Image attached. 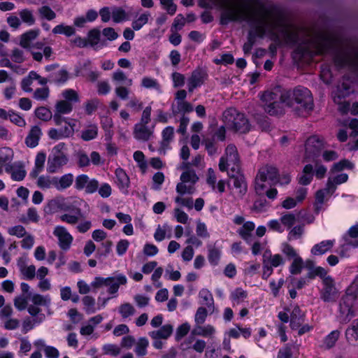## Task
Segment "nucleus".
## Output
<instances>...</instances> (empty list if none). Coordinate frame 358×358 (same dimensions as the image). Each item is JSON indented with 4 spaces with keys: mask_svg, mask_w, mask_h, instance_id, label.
<instances>
[{
    "mask_svg": "<svg viewBox=\"0 0 358 358\" xmlns=\"http://www.w3.org/2000/svg\"><path fill=\"white\" fill-rule=\"evenodd\" d=\"M335 240H325L315 244L310 250L313 255L320 256L330 251L335 244Z\"/></svg>",
    "mask_w": 358,
    "mask_h": 358,
    "instance_id": "393cba45",
    "label": "nucleus"
},
{
    "mask_svg": "<svg viewBox=\"0 0 358 358\" xmlns=\"http://www.w3.org/2000/svg\"><path fill=\"white\" fill-rule=\"evenodd\" d=\"M46 159V155L44 152H38L35 158L34 167L30 173L31 177L36 178L38 174L43 170Z\"/></svg>",
    "mask_w": 358,
    "mask_h": 358,
    "instance_id": "f704fd0d",
    "label": "nucleus"
},
{
    "mask_svg": "<svg viewBox=\"0 0 358 358\" xmlns=\"http://www.w3.org/2000/svg\"><path fill=\"white\" fill-rule=\"evenodd\" d=\"M208 316L207 309L203 306L199 307L194 315L195 325L203 324Z\"/></svg>",
    "mask_w": 358,
    "mask_h": 358,
    "instance_id": "69168bd1",
    "label": "nucleus"
},
{
    "mask_svg": "<svg viewBox=\"0 0 358 358\" xmlns=\"http://www.w3.org/2000/svg\"><path fill=\"white\" fill-rule=\"evenodd\" d=\"M98 135V127L96 124H90L87 129L81 132V138L83 141H89L96 138Z\"/></svg>",
    "mask_w": 358,
    "mask_h": 358,
    "instance_id": "49530a36",
    "label": "nucleus"
},
{
    "mask_svg": "<svg viewBox=\"0 0 358 358\" xmlns=\"http://www.w3.org/2000/svg\"><path fill=\"white\" fill-rule=\"evenodd\" d=\"M134 352L138 357H143L147 355V348L149 345V341L145 337H141L135 343Z\"/></svg>",
    "mask_w": 358,
    "mask_h": 358,
    "instance_id": "a19ab883",
    "label": "nucleus"
},
{
    "mask_svg": "<svg viewBox=\"0 0 358 358\" xmlns=\"http://www.w3.org/2000/svg\"><path fill=\"white\" fill-rule=\"evenodd\" d=\"M247 296V292L243 290L242 288L238 287L231 293L230 299L233 301L234 304H239L242 303Z\"/></svg>",
    "mask_w": 358,
    "mask_h": 358,
    "instance_id": "864d4df0",
    "label": "nucleus"
},
{
    "mask_svg": "<svg viewBox=\"0 0 358 358\" xmlns=\"http://www.w3.org/2000/svg\"><path fill=\"white\" fill-rule=\"evenodd\" d=\"M334 59L338 67H348L358 73V48L340 51Z\"/></svg>",
    "mask_w": 358,
    "mask_h": 358,
    "instance_id": "1a4fd4ad",
    "label": "nucleus"
},
{
    "mask_svg": "<svg viewBox=\"0 0 358 358\" xmlns=\"http://www.w3.org/2000/svg\"><path fill=\"white\" fill-rule=\"evenodd\" d=\"M257 175L268 182L270 185L277 184L278 171L274 166L268 165L263 166L259 170Z\"/></svg>",
    "mask_w": 358,
    "mask_h": 358,
    "instance_id": "6ab92c4d",
    "label": "nucleus"
},
{
    "mask_svg": "<svg viewBox=\"0 0 358 358\" xmlns=\"http://www.w3.org/2000/svg\"><path fill=\"white\" fill-rule=\"evenodd\" d=\"M221 9L220 23L246 22L250 30L243 47L245 55L250 53L256 38L265 36L280 43L294 44L298 41L294 27L288 22L283 12L277 7L266 6L259 0H219Z\"/></svg>",
    "mask_w": 358,
    "mask_h": 358,
    "instance_id": "f257e3e1",
    "label": "nucleus"
},
{
    "mask_svg": "<svg viewBox=\"0 0 358 358\" xmlns=\"http://www.w3.org/2000/svg\"><path fill=\"white\" fill-rule=\"evenodd\" d=\"M115 176L114 182L118 189L123 194L127 195L130 187V179L125 171L120 167L117 168L115 171Z\"/></svg>",
    "mask_w": 358,
    "mask_h": 358,
    "instance_id": "dca6fc26",
    "label": "nucleus"
},
{
    "mask_svg": "<svg viewBox=\"0 0 358 358\" xmlns=\"http://www.w3.org/2000/svg\"><path fill=\"white\" fill-rule=\"evenodd\" d=\"M195 185L181 181L176 185V192L178 195L175 198V202L182 206L189 209L193 207V199L192 197H183L185 194H192L195 192Z\"/></svg>",
    "mask_w": 358,
    "mask_h": 358,
    "instance_id": "9b49d317",
    "label": "nucleus"
},
{
    "mask_svg": "<svg viewBox=\"0 0 358 358\" xmlns=\"http://www.w3.org/2000/svg\"><path fill=\"white\" fill-rule=\"evenodd\" d=\"M355 301L356 296L354 294H347L342 297L339 303L338 315L341 322L347 323L355 316L353 307Z\"/></svg>",
    "mask_w": 358,
    "mask_h": 358,
    "instance_id": "f8f14e48",
    "label": "nucleus"
},
{
    "mask_svg": "<svg viewBox=\"0 0 358 358\" xmlns=\"http://www.w3.org/2000/svg\"><path fill=\"white\" fill-rule=\"evenodd\" d=\"M35 115L39 120L44 122H48L52 119V113L49 108L44 106H41L35 110Z\"/></svg>",
    "mask_w": 358,
    "mask_h": 358,
    "instance_id": "4d7b16f0",
    "label": "nucleus"
},
{
    "mask_svg": "<svg viewBox=\"0 0 358 358\" xmlns=\"http://www.w3.org/2000/svg\"><path fill=\"white\" fill-rule=\"evenodd\" d=\"M345 336L348 341L358 343V320H354L346 329Z\"/></svg>",
    "mask_w": 358,
    "mask_h": 358,
    "instance_id": "79ce46f5",
    "label": "nucleus"
},
{
    "mask_svg": "<svg viewBox=\"0 0 358 358\" xmlns=\"http://www.w3.org/2000/svg\"><path fill=\"white\" fill-rule=\"evenodd\" d=\"M31 304L27 307V311L36 323H41L45 318V314L41 313L40 306L49 308L51 303V298L49 295L34 294L31 297Z\"/></svg>",
    "mask_w": 358,
    "mask_h": 358,
    "instance_id": "6e6552de",
    "label": "nucleus"
},
{
    "mask_svg": "<svg viewBox=\"0 0 358 358\" xmlns=\"http://www.w3.org/2000/svg\"><path fill=\"white\" fill-rule=\"evenodd\" d=\"M57 177L49 175H41L37 177L36 185L42 189L55 188Z\"/></svg>",
    "mask_w": 358,
    "mask_h": 358,
    "instance_id": "473e14b6",
    "label": "nucleus"
},
{
    "mask_svg": "<svg viewBox=\"0 0 358 358\" xmlns=\"http://www.w3.org/2000/svg\"><path fill=\"white\" fill-rule=\"evenodd\" d=\"M199 296L202 302L210 310L214 308V299L212 293L208 289H201L199 292Z\"/></svg>",
    "mask_w": 358,
    "mask_h": 358,
    "instance_id": "c03bdc74",
    "label": "nucleus"
},
{
    "mask_svg": "<svg viewBox=\"0 0 358 358\" xmlns=\"http://www.w3.org/2000/svg\"><path fill=\"white\" fill-rule=\"evenodd\" d=\"M5 171L10 175L11 179L14 181L22 180L27 174L23 164L20 162L7 164Z\"/></svg>",
    "mask_w": 358,
    "mask_h": 358,
    "instance_id": "a211bd4d",
    "label": "nucleus"
},
{
    "mask_svg": "<svg viewBox=\"0 0 358 358\" xmlns=\"http://www.w3.org/2000/svg\"><path fill=\"white\" fill-rule=\"evenodd\" d=\"M41 20L52 21L56 18V13L48 6H42L37 10Z\"/></svg>",
    "mask_w": 358,
    "mask_h": 358,
    "instance_id": "37998d69",
    "label": "nucleus"
},
{
    "mask_svg": "<svg viewBox=\"0 0 358 358\" xmlns=\"http://www.w3.org/2000/svg\"><path fill=\"white\" fill-rule=\"evenodd\" d=\"M150 16L149 13L141 14L136 20L132 22V28L135 31L140 30L145 24L148 23Z\"/></svg>",
    "mask_w": 358,
    "mask_h": 358,
    "instance_id": "e2e57ef3",
    "label": "nucleus"
},
{
    "mask_svg": "<svg viewBox=\"0 0 358 358\" xmlns=\"http://www.w3.org/2000/svg\"><path fill=\"white\" fill-rule=\"evenodd\" d=\"M255 224L253 222H245L243 226L238 230L239 236L250 243L252 241V233L255 230Z\"/></svg>",
    "mask_w": 358,
    "mask_h": 358,
    "instance_id": "2f4dec72",
    "label": "nucleus"
},
{
    "mask_svg": "<svg viewBox=\"0 0 358 358\" xmlns=\"http://www.w3.org/2000/svg\"><path fill=\"white\" fill-rule=\"evenodd\" d=\"M52 33L54 34H64L67 37H70L75 34L76 29L72 26L60 24L52 29Z\"/></svg>",
    "mask_w": 358,
    "mask_h": 358,
    "instance_id": "a18cd8bd",
    "label": "nucleus"
},
{
    "mask_svg": "<svg viewBox=\"0 0 358 358\" xmlns=\"http://www.w3.org/2000/svg\"><path fill=\"white\" fill-rule=\"evenodd\" d=\"M305 147L306 157L310 159L319 156L324 146L322 138L313 136L307 139Z\"/></svg>",
    "mask_w": 358,
    "mask_h": 358,
    "instance_id": "4468645a",
    "label": "nucleus"
},
{
    "mask_svg": "<svg viewBox=\"0 0 358 358\" xmlns=\"http://www.w3.org/2000/svg\"><path fill=\"white\" fill-rule=\"evenodd\" d=\"M87 41L89 45L94 50L101 48L104 46L103 43H101V31L99 29L94 28L90 30L87 34Z\"/></svg>",
    "mask_w": 358,
    "mask_h": 358,
    "instance_id": "cd10ccee",
    "label": "nucleus"
},
{
    "mask_svg": "<svg viewBox=\"0 0 358 358\" xmlns=\"http://www.w3.org/2000/svg\"><path fill=\"white\" fill-rule=\"evenodd\" d=\"M285 104L293 108L299 115H302L303 111H309L313 108V99L310 91L301 86H298L293 90L284 92Z\"/></svg>",
    "mask_w": 358,
    "mask_h": 358,
    "instance_id": "f03ea898",
    "label": "nucleus"
},
{
    "mask_svg": "<svg viewBox=\"0 0 358 358\" xmlns=\"http://www.w3.org/2000/svg\"><path fill=\"white\" fill-rule=\"evenodd\" d=\"M62 96L64 99L63 101H68L73 105L80 102V96L77 91L73 89H66L62 91Z\"/></svg>",
    "mask_w": 358,
    "mask_h": 358,
    "instance_id": "de8ad7c7",
    "label": "nucleus"
},
{
    "mask_svg": "<svg viewBox=\"0 0 358 358\" xmlns=\"http://www.w3.org/2000/svg\"><path fill=\"white\" fill-rule=\"evenodd\" d=\"M14 156L13 150L8 148L4 147L0 148V166L6 164L13 160Z\"/></svg>",
    "mask_w": 358,
    "mask_h": 358,
    "instance_id": "3c124183",
    "label": "nucleus"
},
{
    "mask_svg": "<svg viewBox=\"0 0 358 358\" xmlns=\"http://www.w3.org/2000/svg\"><path fill=\"white\" fill-rule=\"evenodd\" d=\"M192 334L205 338H212L216 334V329L212 324L195 325L192 331Z\"/></svg>",
    "mask_w": 358,
    "mask_h": 358,
    "instance_id": "bb28decb",
    "label": "nucleus"
},
{
    "mask_svg": "<svg viewBox=\"0 0 358 358\" xmlns=\"http://www.w3.org/2000/svg\"><path fill=\"white\" fill-rule=\"evenodd\" d=\"M53 235L57 238L58 245L63 251H68L72 245L73 237L63 226L57 225L53 230Z\"/></svg>",
    "mask_w": 358,
    "mask_h": 358,
    "instance_id": "ddd939ff",
    "label": "nucleus"
},
{
    "mask_svg": "<svg viewBox=\"0 0 358 358\" xmlns=\"http://www.w3.org/2000/svg\"><path fill=\"white\" fill-rule=\"evenodd\" d=\"M89 207L87 203L83 199H76L72 203L65 205L63 210L65 211H73V214L64 213L59 217V219L67 224L73 225L78 222L79 220L83 217L80 206Z\"/></svg>",
    "mask_w": 358,
    "mask_h": 358,
    "instance_id": "9d476101",
    "label": "nucleus"
},
{
    "mask_svg": "<svg viewBox=\"0 0 358 358\" xmlns=\"http://www.w3.org/2000/svg\"><path fill=\"white\" fill-rule=\"evenodd\" d=\"M109 281L106 282L108 292L114 294L118 292L120 285H125L127 282V277L123 274H117L113 277H108Z\"/></svg>",
    "mask_w": 358,
    "mask_h": 358,
    "instance_id": "4be33fe9",
    "label": "nucleus"
},
{
    "mask_svg": "<svg viewBox=\"0 0 358 358\" xmlns=\"http://www.w3.org/2000/svg\"><path fill=\"white\" fill-rule=\"evenodd\" d=\"M295 346L291 343H287L279 349L277 358H293Z\"/></svg>",
    "mask_w": 358,
    "mask_h": 358,
    "instance_id": "09e8293b",
    "label": "nucleus"
},
{
    "mask_svg": "<svg viewBox=\"0 0 358 358\" xmlns=\"http://www.w3.org/2000/svg\"><path fill=\"white\" fill-rule=\"evenodd\" d=\"M65 147L64 143H59L53 148L48 159L47 171L48 173H56L67 164L68 157L62 151Z\"/></svg>",
    "mask_w": 358,
    "mask_h": 358,
    "instance_id": "0eeeda50",
    "label": "nucleus"
},
{
    "mask_svg": "<svg viewBox=\"0 0 358 358\" xmlns=\"http://www.w3.org/2000/svg\"><path fill=\"white\" fill-rule=\"evenodd\" d=\"M39 34L40 30L38 29H30L24 32L20 36V45L25 49L30 48L31 43Z\"/></svg>",
    "mask_w": 358,
    "mask_h": 358,
    "instance_id": "a878e982",
    "label": "nucleus"
},
{
    "mask_svg": "<svg viewBox=\"0 0 358 358\" xmlns=\"http://www.w3.org/2000/svg\"><path fill=\"white\" fill-rule=\"evenodd\" d=\"M180 169L184 170L180 176V180L184 181L185 182H190L192 184H196L199 180V177L196 174L195 171L189 167V164L186 162H183Z\"/></svg>",
    "mask_w": 358,
    "mask_h": 358,
    "instance_id": "c756f323",
    "label": "nucleus"
},
{
    "mask_svg": "<svg viewBox=\"0 0 358 358\" xmlns=\"http://www.w3.org/2000/svg\"><path fill=\"white\" fill-rule=\"evenodd\" d=\"M358 225L351 227L343 237V243L341 245L342 250H348L349 247L357 248L358 246Z\"/></svg>",
    "mask_w": 358,
    "mask_h": 358,
    "instance_id": "f3484780",
    "label": "nucleus"
},
{
    "mask_svg": "<svg viewBox=\"0 0 358 358\" xmlns=\"http://www.w3.org/2000/svg\"><path fill=\"white\" fill-rule=\"evenodd\" d=\"M221 256V251L218 248L215 246H208V259L210 264L213 266L217 265Z\"/></svg>",
    "mask_w": 358,
    "mask_h": 358,
    "instance_id": "603ef678",
    "label": "nucleus"
},
{
    "mask_svg": "<svg viewBox=\"0 0 358 358\" xmlns=\"http://www.w3.org/2000/svg\"><path fill=\"white\" fill-rule=\"evenodd\" d=\"M223 120L226 125L237 132L246 133L250 130L248 120L244 114L236 108H230L223 113Z\"/></svg>",
    "mask_w": 358,
    "mask_h": 358,
    "instance_id": "39448f33",
    "label": "nucleus"
},
{
    "mask_svg": "<svg viewBox=\"0 0 358 358\" xmlns=\"http://www.w3.org/2000/svg\"><path fill=\"white\" fill-rule=\"evenodd\" d=\"M266 263L268 264V266H271L272 268L273 267H278L285 264L283 257L279 254H269L268 256L266 255Z\"/></svg>",
    "mask_w": 358,
    "mask_h": 358,
    "instance_id": "bf43d9fd",
    "label": "nucleus"
},
{
    "mask_svg": "<svg viewBox=\"0 0 358 358\" xmlns=\"http://www.w3.org/2000/svg\"><path fill=\"white\" fill-rule=\"evenodd\" d=\"M74 177L72 173H66L61 176L57 177L55 189L58 191H62L70 187L73 182Z\"/></svg>",
    "mask_w": 358,
    "mask_h": 358,
    "instance_id": "c9c22d12",
    "label": "nucleus"
},
{
    "mask_svg": "<svg viewBox=\"0 0 358 358\" xmlns=\"http://www.w3.org/2000/svg\"><path fill=\"white\" fill-rule=\"evenodd\" d=\"M329 193L332 194L333 192H331V190H327V185L324 189H320L316 192L315 206L317 211H319L321 208L324 203L325 195Z\"/></svg>",
    "mask_w": 358,
    "mask_h": 358,
    "instance_id": "052dcab7",
    "label": "nucleus"
},
{
    "mask_svg": "<svg viewBox=\"0 0 358 358\" xmlns=\"http://www.w3.org/2000/svg\"><path fill=\"white\" fill-rule=\"evenodd\" d=\"M39 220V215L38 213L37 210L34 208H29L27 212V216L22 217L20 219V221L23 223H28L29 222H38Z\"/></svg>",
    "mask_w": 358,
    "mask_h": 358,
    "instance_id": "680f3d73",
    "label": "nucleus"
},
{
    "mask_svg": "<svg viewBox=\"0 0 358 358\" xmlns=\"http://www.w3.org/2000/svg\"><path fill=\"white\" fill-rule=\"evenodd\" d=\"M41 136L42 131L38 126L31 127L24 140L26 145L30 148L36 147L38 145Z\"/></svg>",
    "mask_w": 358,
    "mask_h": 358,
    "instance_id": "aec40b11",
    "label": "nucleus"
},
{
    "mask_svg": "<svg viewBox=\"0 0 358 358\" xmlns=\"http://www.w3.org/2000/svg\"><path fill=\"white\" fill-rule=\"evenodd\" d=\"M134 307L129 303H124L120 306L119 313L122 319H127L135 314Z\"/></svg>",
    "mask_w": 358,
    "mask_h": 358,
    "instance_id": "13d9d810",
    "label": "nucleus"
},
{
    "mask_svg": "<svg viewBox=\"0 0 358 358\" xmlns=\"http://www.w3.org/2000/svg\"><path fill=\"white\" fill-rule=\"evenodd\" d=\"M284 96V92H280L279 89L265 92L261 97L265 112L270 115L282 114L284 112L282 104L285 103Z\"/></svg>",
    "mask_w": 358,
    "mask_h": 358,
    "instance_id": "20e7f679",
    "label": "nucleus"
},
{
    "mask_svg": "<svg viewBox=\"0 0 358 358\" xmlns=\"http://www.w3.org/2000/svg\"><path fill=\"white\" fill-rule=\"evenodd\" d=\"M20 271L27 280H32L36 276V266L34 265L27 266L24 264H18Z\"/></svg>",
    "mask_w": 358,
    "mask_h": 358,
    "instance_id": "6e6d98bb",
    "label": "nucleus"
},
{
    "mask_svg": "<svg viewBox=\"0 0 358 358\" xmlns=\"http://www.w3.org/2000/svg\"><path fill=\"white\" fill-rule=\"evenodd\" d=\"M73 110V105L68 101H58L55 106L54 112L60 114H69Z\"/></svg>",
    "mask_w": 358,
    "mask_h": 358,
    "instance_id": "8fccbe9b",
    "label": "nucleus"
},
{
    "mask_svg": "<svg viewBox=\"0 0 358 358\" xmlns=\"http://www.w3.org/2000/svg\"><path fill=\"white\" fill-rule=\"evenodd\" d=\"M82 301L87 314H92L96 311L95 299L92 296H85L83 298Z\"/></svg>",
    "mask_w": 358,
    "mask_h": 358,
    "instance_id": "5fc2aeb1",
    "label": "nucleus"
},
{
    "mask_svg": "<svg viewBox=\"0 0 358 358\" xmlns=\"http://www.w3.org/2000/svg\"><path fill=\"white\" fill-rule=\"evenodd\" d=\"M303 268V261L302 258L296 257V259H293L292 263L289 266V272L293 275H297L301 273L302 269Z\"/></svg>",
    "mask_w": 358,
    "mask_h": 358,
    "instance_id": "338daca9",
    "label": "nucleus"
},
{
    "mask_svg": "<svg viewBox=\"0 0 358 358\" xmlns=\"http://www.w3.org/2000/svg\"><path fill=\"white\" fill-rule=\"evenodd\" d=\"M338 45L337 36L329 31H320L308 39L306 51L323 54Z\"/></svg>",
    "mask_w": 358,
    "mask_h": 358,
    "instance_id": "7ed1b4c3",
    "label": "nucleus"
},
{
    "mask_svg": "<svg viewBox=\"0 0 358 358\" xmlns=\"http://www.w3.org/2000/svg\"><path fill=\"white\" fill-rule=\"evenodd\" d=\"M21 22L27 26H33L36 23V18L31 10L24 8L18 12Z\"/></svg>",
    "mask_w": 358,
    "mask_h": 358,
    "instance_id": "ea45409f",
    "label": "nucleus"
},
{
    "mask_svg": "<svg viewBox=\"0 0 358 358\" xmlns=\"http://www.w3.org/2000/svg\"><path fill=\"white\" fill-rule=\"evenodd\" d=\"M348 179V176L346 173H341L333 178H329L327 182V190H331V192H334L336 185L345 182Z\"/></svg>",
    "mask_w": 358,
    "mask_h": 358,
    "instance_id": "e433bc0d",
    "label": "nucleus"
},
{
    "mask_svg": "<svg viewBox=\"0 0 358 358\" xmlns=\"http://www.w3.org/2000/svg\"><path fill=\"white\" fill-rule=\"evenodd\" d=\"M323 287L320 292V297L325 302L334 301L337 298L338 291L334 280L331 277L325 278L322 280Z\"/></svg>",
    "mask_w": 358,
    "mask_h": 358,
    "instance_id": "2eb2a0df",
    "label": "nucleus"
},
{
    "mask_svg": "<svg viewBox=\"0 0 358 358\" xmlns=\"http://www.w3.org/2000/svg\"><path fill=\"white\" fill-rule=\"evenodd\" d=\"M313 176V166L311 164H307L304 166L302 174L299 177V182L303 185H307L310 183Z\"/></svg>",
    "mask_w": 358,
    "mask_h": 358,
    "instance_id": "58836bf2",
    "label": "nucleus"
},
{
    "mask_svg": "<svg viewBox=\"0 0 358 358\" xmlns=\"http://www.w3.org/2000/svg\"><path fill=\"white\" fill-rule=\"evenodd\" d=\"M173 327L171 324H164L158 330L149 332L151 338L167 339L173 333Z\"/></svg>",
    "mask_w": 358,
    "mask_h": 358,
    "instance_id": "72a5a7b5",
    "label": "nucleus"
},
{
    "mask_svg": "<svg viewBox=\"0 0 358 358\" xmlns=\"http://www.w3.org/2000/svg\"><path fill=\"white\" fill-rule=\"evenodd\" d=\"M340 336V331L338 330L332 331L324 338V343L327 348H331L336 344Z\"/></svg>",
    "mask_w": 358,
    "mask_h": 358,
    "instance_id": "774afa93",
    "label": "nucleus"
},
{
    "mask_svg": "<svg viewBox=\"0 0 358 358\" xmlns=\"http://www.w3.org/2000/svg\"><path fill=\"white\" fill-rule=\"evenodd\" d=\"M206 78V73L201 71H194L192 72L190 78L188 80V90L192 92L198 87H200L204 82Z\"/></svg>",
    "mask_w": 358,
    "mask_h": 358,
    "instance_id": "c85d7f7f",
    "label": "nucleus"
},
{
    "mask_svg": "<svg viewBox=\"0 0 358 358\" xmlns=\"http://www.w3.org/2000/svg\"><path fill=\"white\" fill-rule=\"evenodd\" d=\"M69 73L64 69L59 70L50 74L49 78L50 82H53L57 85H63L69 80Z\"/></svg>",
    "mask_w": 358,
    "mask_h": 358,
    "instance_id": "4c0bfd02",
    "label": "nucleus"
},
{
    "mask_svg": "<svg viewBox=\"0 0 358 358\" xmlns=\"http://www.w3.org/2000/svg\"><path fill=\"white\" fill-rule=\"evenodd\" d=\"M305 321V314L301 311L299 306H295L290 314L289 326L292 329H299Z\"/></svg>",
    "mask_w": 358,
    "mask_h": 358,
    "instance_id": "b1692460",
    "label": "nucleus"
},
{
    "mask_svg": "<svg viewBox=\"0 0 358 358\" xmlns=\"http://www.w3.org/2000/svg\"><path fill=\"white\" fill-rule=\"evenodd\" d=\"M174 138V127L168 126L162 131V141L160 143V152L165 154L166 150L170 148V143Z\"/></svg>",
    "mask_w": 358,
    "mask_h": 358,
    "instance_id": "412c9836",
    "label": "nucleus"
},
{
    "mask_svg": "<svg viewBox=\"0 0 358 358\" xmlns=\"http://www.w3.org/2000/svg\"><path fill=\"white\" fill-rule=\"evenodd\" d=\"M229 176L233 179V185L241 195H244L248 189L247 183L244 176L238 173L231 172Z\"/></svg>",
    "mask_w": 358,
    "mask_h": 358,
    "instance_id": "7c9ffc66",
    "label": "nucleus"
},
{
    "mask_svg": "<svg viewBox=\"0 0 358 358\" xmlns=\"http://www.w3.org/2000/svg\"><path fill=\"white\" fill-rule=\"evenodd\" d=\"M153 130L147 125L136 124L134 129V136L138 141H148L152 136Z\"/></svg>",
    "mask_w": 358,
    "mask_h": 358,
    "instance_id": "5701e85b",
    "label": "nucleus"
},
{
    "mask_svg": "<svg viewBox=\"0 0 358 358\" xmlns=\"http://www.w3.org/2000/svg\"><path fill=\"white\" fill-rule=\"evenodd\" d=\"M230 169L231 172L238 173L240 172V159L237 148L234 145H228L225 150V155L222 156L219 162V169L224 172Z\"/></svg>",
    "mask_w": 358,
    "mask_h": 358,
    "instance_id": "423d86ee",
    "label": "nucleus"
},
{
    "mask_svg": "<svg viewBox=\"0 0 358 358\" xmlns=\"http://www.w3.org/2000/svg\"><path fill=\"white\" fill-rule=\"evenodd\" d=\"M112 79L114 82H116L117 83H120L126 81L127 85L128 87L131 86L132 83H133L132 80L128 79L127 76L125 75V73L120 69L113 72V76H112Z\"/></svg>",
    "mask_w": 358,
    "mask_h": 358,
    "instance_id": "0e129e2a",
    "label": "nucleus"
}]
</instances>
